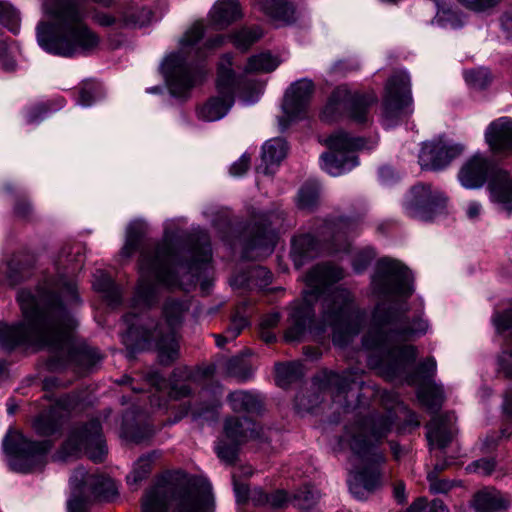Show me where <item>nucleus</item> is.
<instances>
[{"mask_svg": "<svg viewBox=\"0 0 512 512\" xmlns=\"http://www.w3.org/2000/svg\"><path fill=\"white\" fill-rule=\"evenodd\" d=\"M17 300L23 321L15 325L0 322V346L62 348L77 326L71 313V307L80 302L76 290H19Z\"/></svg>", "mask_w": 512, "mask_h": 512, "instance_id": "f257e3e1", "label": "nucleus"}, {"mask_svg": "<svg viewBox=\"0 0 512 512\" xmlns=\"http://www.w3.org/2000/svg\"><path fill=\"white\" fill-rule=\"evenodd\" d=\"M44 12L50 23L37 27V41L49 53L73 57L95 50L99 36L85 23V12L79 0H46Z\"/></svg>", "mask_w": 512, "mask_h": 512, "instance_id": "f03ea898", "label": "nucleus"}, {"mask_svg": "<svg viewBox=\"0 0 512 512\" xmlns=\"http://www.w3.org/2000/svg\"><path fill=\"white\" fill-rule=\"evenodd\" d=\"M393 424L391 412L371 413L345 427L340 444L354 453L355 464H363L348 480L350 492L358 499L365 498L367 493L381 484L377 465L384 461V457L377 452L376 445L388 435Z\"/></svg>", "mask_w": 512, "mask_h": 512, "instance_id": "7ed1b4c3", "label": "nucleus"}, {"mask_svg": "<svg viewBox=\"0 0 512 512\" xmlns=\"http://www.w3.org/2000/svg\"><path fill=\"white\" fill-rule=\"evenodd\" d=\"M339 292L340 290H306L303 300L294 303L291 307L290 324L285 332V340L295 342L302 339L313 322L312 303L321 302L323 320L334 328V342H336L337 330L350 319L352 313V304Z\"/></svg>", "mask_w": 512, "mask_h": 512, "instance_id": "20e7f679", "label": "nucleus"}, {"mask_svg": "<svg viewBox=\"0 0 512 512\" xmlns=\"http://www.w3.org/2000/svg\"><path fill=\"white\" fill-rule=\"evenodd\" d=\"M213 512L211 485L202 478L155 486L142 503L143 512Z\"/></svg>", "mask_w": 512, "mask_h": 512, "instance_id": "39448f33", "label": "nucleus"}, {"mask_svg": "<svg viewBox=\"0 0 512 512\" xmlns=\"http://www.w3.org/2000/svg\"><path fill=\"white\" fill-rule=\"evenodd\" d=\"M187 309V305L183 302L175 300L166 302L163 311L165 318L163 324L154 327L151 323L149 327L143 328L141 333L138 329L130 327L123 338V343L131 352L144 350L154 345L159 362L162 365H170L179 357L176 330L180 327Z\"/></svg>", "mask_w": 512, "mask_h": 512, "instance_id": "423d86ee", "label": "nucleus"}, {"mask_svg": "<svg viewBox=\"0 0 512 512\" xmlns=\"http://www.w3.org/2000/svg\"><path fill=\"white\" fill-rule=\"evenodd\" d=\"M203 35V23L195 22L179 40V50L166 56L162 62V73L171 94L176 97L185 96L204 77L203 71L193 64L194 60L205 56L197 46Z\"/></svg>", "mask_w": 512, "mask_h": 512, "instance_id": "0eeeda50", "label": "nucleus"}, {"mask_svg": "<svg viewBox=\"0 0 512 512\" xmlns=\"http://www.w3.org/2000/svg\"><path fill=\"white\" fill-rule=\"evenodd\" d=\"M384 301L379 303L373 313V320L377 326L384 329L390 325L386 338L407 340L423 335L427 329V323L422 319H416L409 323L403 316L408 310L406 300L411 290H384Z\"/></svg>", "mask_w": 512, "mask_h": 512, "instance_id": "6e6552de", "label": "nucleus"}, {"mask_svg": "<svg viewBox=\"0 0 512 512\" xmlns=\"http://www.w3.org/2000/svg\"><path fill=\"white\" fill-rule=\"evenodd\" d=\"M51 447L49 440L32 441L19 431H9L3 439L8 465L19 473L41 471L47 463V454Z\"/></svg>", "mask_w": 512, "mask_h": 512, "instance_id": "1a4fd4ad", "label": "nucleus"}, {"mask_svg": "<svg viewBox=\"0 0 512 512\" xmlns=\"http://www.w3.org/2000/svg\"><path fill=\"white\" fill-rule=\"evenodd\" d=\"M181 250L167 239L153 249H143L139 260L138 288H153L156 284H171L172 269L179 263Z\"/></svg>", "mask_w": 512, "mask_h": 512, "instance_id": "9d476101", "label": "nucleus"}, {"mask_svg": "<svg viewBox=\"0 0 512 512\" xmlns=\"http://www.w3.org/2000/svg\"><path fill=\"white\" fill-rule=\"evenodd\" d=\"M377 103V96L373 92H352L347 86H338L333 90L321 113L322 120L335 121L342 112L357 124H366L370 121V109Z\"/></svg>", "mask_w": 512, "mask_h": 512, "instance_id": "9b49d317", "label": "nucleus"}, {"mask_svg": "<svg viewBox=\"0 0 512 512\" xmlns=\"http://www.w3.org/2000/svg\"><path fill=\"white\" fill-rule=\"evenodd\" d=\"M72 496L68 501L69 512H86V503L92 498L111 500L117 495L115 482L102 474H90L83 467L77 468L71 478Z\"/></svg>", "mask_w": 512, "mask_h": 512, "instance_id": "f8f14e48", "label": "nucleus"}, {"mask_svg": "<svg viewBox=\"0 0 512 512\" xmlns=\"http://www.w3.org/2000/svg\"><path fill=\"white\" fill-rule=\"evenodd\" d=\"M101 431L98 420H91L86 425L75 428L54 455V460L66 462L79 457L84 451L93 462H102L107 454V447Z\"/></svg>", "mask_w": 512, "mask_h": 512, "instance_id": "ddd939ff", "label": "nucleus"}, {"mask_svg": "<svg viewBox=\"0 0 512 512\" xmlns=\"http://www.w3.org/2000/svg\"><path fill=\"white\" fill-rule=\"evenodd\" d=\"M229 54L224 55L218 66L216 87L219 95L210 97L196 109L198 119L214 122L225 117L234 104L235 75Z\"/></svg>", "mask_w": 512, "mask_h": 512, "instance_id": "4468645a", "label": "nucleus"}, {"mask_svg": "<svg viewBox=\"0 0 512 512\" xmlns=\"http://www.w3.org/2000/svg\"><path fill=\"white\" fill-rule=\"evenodd\" d=\"M324 143L331 152L321 155L320 165L330 175L339 176L358 164L353 151L363 147L362 139L350 137L349 134L339 131L332 134Z\"/></svg>", "mask_w": 512, "mask_h": 512, "instance_id": "2eb2a0df", "label": "nucleus"}, {"mask_svg": "<svg viewBox=\"0 0 512 512\" xmlns=\"http://www.w3.org/2000/svg\"><path fill=\"white\" fill-rule=\"evenodd\" d=\"M412 105L410 77L404 71L397 72L389 78L385 86L382 111L384 123L390 126L403 115L411 114Z\"/></svg>", "mask_w": 512, "mask_h": 512, "instance_id": "dca6fc26", "label": "nucleus"}, {"mask_svg": "<svg viewBox=\"0 0 512 512\" xmlns=\"http://www.w3.org/2000/svg\"><path fill=\"white\" fill-rule=\"evenodd\" d=\"M446 201V197L438 189H433L431 185L418 184L412 187L405 202V210L411 218L429 221L444 212Z\"/></svg>", "mask_w": 512, "mask_h": 512, "instance_id": "f3484780", "label": "nucleus"}, {"mask_svg": "<svg viewBox=\"0 0 512 512\" xmlns=\"http://www.w3.org/2000/svg\"><path fill=\"white\" fill-rule=\"evenodd\" d=\"M85 256L79 245L63 248L54 263L55 275L47 281L50 288H75L76 277L82 269Z\"/></svg>", "mask_w": 512, "mask_h": 512, "instance_id": "a211bd4d", "label": "nucleus"}, {"mask_svg": "<svg viewBox=\"0 0 512 512\" xmlns=\"http://www.w3.org/2000/svg\"><path fill=\"white\" fill-rule=\"evenodd\" d=\"M373 279L384 288H412L414 285L412 271L401 261L387 257L378 260Z\"/></svg>", "mask_w": 512, "mask_h": 512, "instance_id": "6ab92c4d", "label": "nucleus"}, {"mask_svg": "<svg viewBox=\"0 0 512 512\" xmlns=\"http://www.w3.org/2000/svg\"><path fill=\"white\" fill-rule=\"evenodd\" d=\"M463 149L462 145H448L442 140L424 142L419 153V164L424 169H442L458 157Z\"/></svg>", "mask_w": 512, "mask_h": 512, "instance_id": "aec40b11", "label": "nucleus"}, {"mask_svg": "<svg viewBox=\"0 0 512 512\" xmlns=\"http://www.w3.org/2000/svg\"><path fill=\"white\" fill-rule=\"evenodd\" d=\"M416 356L417 351L414 346L394 347L381 361L379 371L384 378L394 380L404 374L406 367L414 362Z\"/></svg>", "mask_w": 512, "mask_h": 512, "instance_id": "412c9836", "label": "nucleus"}, {"mask_svg": "<svg viewBox=\"0 0 512 512\" xmlns=\"http://www.w3.org/2000/svg\"><path fill=\"white\" fill-rule=\"evenodd\" d=\"M283 222L282 212L264 214L260 220L257 235L252 240L251 248L260 249L266 254L271 253L277 240V231L282 227Z\"/></svg>", "mask_w": 512, "mask_h": 512, "instance_id": "4be33fe9", "label": "nucleus"}, {"mask_svg": "<svg viewBox=\"0 0 512 512\" xmlns=\"http://www.w3.org/2000/svg\"><path fill=\"white\" fill-rule=\"evenodd\" d=\"M313 89L312 81L307 79L299 80L291 85L283 103L284 112L290 120L300 118L305 112Z\"/></svg>", "mask_w": 512, "mask_h": 512, "instance_id": "5701e85b", "label": "nucleus"}, {"mask_svg": "<svg viewBox=\"0 0 512 512\" xmlns=\"http://www.w3.org/2000/svg\"><path fill=\"white\" fill-rule=\"evenodd\" d=\"M490 200L507 214H512V175L503 169L491 173L488 182Z\"/></svg>", "mask_w": 512, "mask_h": 512, "instance_id": "b1692460", "label": "nucleus"}, {"mask_svg": "<svg viewBox=\"0 0 512 512\" xmlns=\"http://www.w3.org/2000/svg\"><path fill=\"white\" fill-rule=\"evenodd\" d=\"M485 141L494 153L512 151V119L500 117L492 121L486 128Z\"/></svg>", "mask_w": 512, "mask_h": 512, "instance_id": "393cba45", "label": "nucleus"}, {"mask_svg": "<svg viewBox=\"0 0 512 512\" xmlns=\"http://www.w3.org/2000/svg\"><path fill=\"white\" fill-rule=\"evenodd\" d=\"M488 170L487 158L477 153L462 165L458 173V179L465 188L478 189L486 182Z\"/></svg>", "mask_w": 512, "mask_h": 512, "instance_id": "a878e982", "label": "nucleus"}, {"mask_svg": "<svg viewBox=\"0 0 512 512\" xmlns=\"http://www.w3.org/2000/svg\"><path fill=\"white\" fill-rule=\"evenodd\" d=\"M345 271L332 263L314 266L307 274L305 282L309 288H328L343 280Z\"/></svg>", "mask_w": 512, "mask_h": 512, "instance_id": "bb28decb", "label": "nucleus"}, {"mask_svg": "<svg viewBox=\"0 0 512 512\" xmlns=\"http://www.w3.org/2000/svg\"><path fill=\"white\" fill-rule=\"evenodd\" d=\"M360 379V374L353 371H346L341 375L335 372H330L327 375V382L329 386L336 390L334 402L338 403L344 408H348L350 406V401L347 399L348 394L353 390L355 386L361 388L363 382L360 381Z\"/></svg>", "mask_w": 512, "mask_h": 512, "instance_id": "cd10ccee", "label": "nucleus"}, {"mask_svg": "<svg viewBox=\"0 0 512 512\" xmlns=\"http://www.w3.org/2000/svg\"><path fill=\"white\" fill-rule=\"evenodd\" d=\"M455 416L452 413L437 415L427 424V438L432 446L445 448L452 439V426Z\"/></svg>", "mask_w": 512, "mask_h": 512, "instance_id": "c85d7f7f", "label": "nucleus"}, {"mask_svg": "<svg viewBox=\"0 0 512 512\" xmlns=\"http://www.w3.org/2000/svg\"><path fill=\"white\" fill-rule=\"evenodd\" d=\"M224 434L234 444H243L257 436L256 424L247 417H228L224 422Z\"/></svg>", "mask_w": 512, "mask_h": 512, "instance_id": "c756f323", "label": "nucleus"}, {"mask_svg": "<svg viewBox=\"0 0 512 512\" xmlns=\"http://www.w3.org/2000/svg\"><path fill=\"white\" fill-rule=\"evenodd\" d=\"M60 408L64 410L73 408V403L70 401L69 397L59 399L49 411L43 412L37 417L33 424L37 434L49 436L57 431L62 417L58 412Z\"/></svg>", "mask_w": 512, "mask_h": 512, "instance_id": "7c9ffc66", "label": "nucleus"}, {"mask_svg": "<svg viewBox=\"0 0 512 512\" xmlns=\"http://www.w3.org/2000/svg\"><path fill=\"white\" fill-rule=\"evenodd\" d=\"M262 12L279 25L291 24L295 21V8L284 0H253Z\"/></svg>", "mask_w": 512, "mask_h": 512, "instance_id": "2f4dec72", "label": "nucleus"}, {"mask_svg": "<svg viewBox=\"0 0 512 512\" xmlns=\"http://www.w3.org/2000/svg\"><path fill=\"white\" fill-rule=\"evenodd\" d=\"M119 28H136L148 25L152 21V11L133 3L123 5L118 11Z\"/></svg>", "mask_w": 512, "mask_h": 512, "instance_id": "473e14b6", "label": "nucleus"}, {"mask_svg": "<svg viewBox=\"0 0 512 512\" xmlns=\"http://www.w3.org/2000/svg\"><path fill=\"white\" fill-rule=\"evenodd\" d=\"M319 251V242L309 234L297 236L292 241L291 257L297 268L316 257Z\"/></svg>", "mask_w": 512, "mask_h": 512, "instance_id": "72a5a7b5", "label": "nucleus"}, {"mask_svg": "<svg viewBox=\"0 0 512 512\" xmlns=\"http://www.w3.org/2000/svg\"><path fill=\"white\" fill-rule=\"evenodd\" d=\"M288 151L287 143L282 138H273L265 142L262 147V163L264 174L274 172V167L286 157Z\"/></svg>", "mask_w": 512, "mask_h": 512, "instance_id": "f704fd0d", "label": "nucleus"}, {"mask_svg": "<svg viewBox=\"0 0 512 512\" xmlns=\"http://www.w3.org/2000/svg\"><path fill=\"white\" fill-rule=\"evenodd\" d=\"M210 16L215 25L224 27L239 19L242 13L236 0H219L213 6Z\"/></svg>", "mask_w": 512, "mask_h": 512, "instance_id": "c9c22d12", "label": "nucleus"}, {"mask_svg": "<svg viewBox=\"0 0 512 512\" xmlns=\"http://www.w3.org/2000/svg\"><path fill=\"white\" fill-rule=\"evenodd\" d=\"M357 228V223L348 218H340L336 221L327 222L325 224V232L323 234H330L331 240L334 243L343 242V248H334L332 252L344 251L348 247L347 235L353 233Z\"/></svg>", "mask_w": 512, "mask_h": 512, "instance_id": "e433bc0d", "label": "nucleus"}, {"mask_svg": "<svg viewBox=\"0 0 512 512\" xmlns=\"http://www.w3.org/2000/svg\"><path fill=\"white\" fill-rule=\"evenodd\" d=\"M473 506L477 512H496L506 508L507 502L499 492L484 490L475 495Z\"/></svg>", "mask_w": 512, "mask_h": 512, "instance_id": "4c0bfd02", "label": "nucleus"}, {"mask_svg": "<svg viewBox=\"0 0 512 512\" xmlns=\"http://www.w3.org/2000/svg\"><path fill=\"white\" fill-rule=\"evenodd\" d=\"M250 497L256 505H267L272 509L285 508L292 502V498L284 490H276L267 494L261 489H254Z\"/></svg>", "mask_w": 512, "mask_h": 512, "instance_id": "58836bf2", "label": "nucleus"}, {"mask_svg": "<svg viewBox=\"0 0 512 512\" xmlns=\"http://www.w3.org/2000/svg\"><path fill=\"white\" fill-rule=\"evenodd\" d=\"M417 395L420 402L432 411L438 410L444 399L442 387L434 382L421 384L418 387Z\"/></svg>", "mask_w": 512, "mask_h": 512, "instance_id": "ea45409f", "label": "nucleus"}, {"mask_svg": "<svg viewBox=\"0 0 512 512\" xmlns=\"http://www.w3.org/2000/svg\"><path fill=\"white\" fill-rule=\"evenodd\" d=\"M228 402L235 412H256L261 408L259 399L246 391H234L228 395Z\"/></svg>", "mask_w": 512, "mask_h": 512, "instance_id": "a19ab883", "label": "nucleus"}, {"mask_svg": "<svg viewBox=\"0 0 512 512\" xmlns=\"http://www.w3.org/2000/svg\"><path fill=\"white\" fill-rule=\"evenodd\" d=\"M280 64V60L269 52L253 55L248 59L244 71L246 73H269Z\"/></svg>", "mask_w": 512, "mask_h": 512, "instance_id": "79ce46f5", "label": "nucleus"}, {"mask_svg": "<svg viewBox=\"0 0 512 512\" xmlns=\"http://www.w3.org/2000/svg\"><path fill=\"white\" fill-rule=\"evenodd\" d=\"M278 385L285 386L303 376V366L299 362L280 363L275 366Z\"/></svg>", "mask_w": 512, "mask_h": 512, "instance_id": "37998d69", "label": "nucleus"}, {"mask_svg": "<svg viewBox=\"0 0 512 512\" xmlns=\"http://www.w3.org/2000/svg\"><path fill=\"white\" fill-rule=\"evenodd\" d=\"M157 457H159V453L156 451L140 457L135 463L132 472L127 476V483L129 485H137L145 479L150 473L153 460Z\"/></svg>", "mask_w": 512, "mask_h": 512, "instance_id": "c03bdc74", "label": "nucleus"}, {"mask_svg": "<svg viewBox=\"0 0 512 512\" xmlns=\"http://www.w3.org/2000/svg\"><path fill=\"white\" fill-rule=\"evenodd\" d=\"M436 361L433 358H428L426 361L422 362L416 373L410 374L406 376V381L409 384H421L432 382L431 379L436 374Z\"/></svg>", "mask_w": 512, "mask_h": 512, "instance_id": "a18cd8bd", "label": "nucleus"}, {"mask_svg": "<svg viewBox=\"0 0 512 512\" xmlns=\"http://www.w3.org/2000/svg\"><path fill=\"white\" fill-rule=\"evenodd\" d=\"M318 198V184L316 182H309L303 185L299 190L297 205L300 209L310 210L317 204Z\"/></svg>", "mask_w": 512, "mask_h": 512, "instance_id": "49530a36", "label": "nucleus"}, {"mask_svg": "<svg viewBox=\"0 0 512 512\" xmlns=\"http://www.w3.org/2000/svg\"><path fill=\"white\" fill-rule=\"evenodd\" d=\"M263 35L261 28H243L233 35V44L240 50H247L253 43L258 41Z\"/></svg>", "mask_w": 512, "mask_h": 512, "instance_id": "de8ad7c7", "label": "nucleus"}, {"mask_svg": "<svg viewBox=\"0 0 512 512\" xmlns=\"http://www.w3.org/2000/svg\"><path fill=\"white\" fill-rule=\"evenodd\" d=\"M319 498L320 494L315 487L305 485L294 493L292 503L299 509H308L316 504Z\"/></svg>", "mask_w": 512, "mask_h": 512, "instance_id": "09e8293b", "label": "nucleus"}, {"mask_svg": "<svg viewBox=\"0 0 512 512\" xmlns=\"http://www.w3.org/2000/svg\"><path fill=\"white\" fill-rule=\"evenodd\" d=\"M226 372L228 375L241 381L247 380L252 375L251 367L241 357L231 358L226 362Z\"/></svg>", "mask_w": 512, "mask_h": 512, "instance_id": "8fccbe9b", "label": "nucleus"}, {"mask_svg": "<svg viewBox=\"0 0 512 512\" xmlns=\"http://www.w3.org/2000/svg\"><path fill=\"white\" fill-rule=\"evenodd\" d=\"M272 283V273L265 267L258 266L250 271L247 286L263 288Z\"/></svg>", "mask_w": 512, "mask_h": 512, "instance_id": "3c124183", "label": "nucleus"}, {"mask_svg": "<svg viewBox=\"0 0 512 512\" xmlns=\"http://www.w3.org/2000/svg\"><path fill=\"white\" fill-rule=\"evenodd\" d=\"M464 75L466 82L477 88H484L490 82V74L484 68L466 71Z\"/></svg>", "mask_w": 512, "mask_h": 512, "instance_id": "603ef678", "label": "nucleus"}, {"mask_svg": "<svg viewBox=\"0 0 512 512\" xmlns=\"http://www.w3.org/2000/svg\"><path fill=\"white\" fill-rule=\"evenodd\" d=\"M212 252L207 237L202 236L199 246L194 247L191 251V258L194 264L208 263L211 260Z\"/></svg>", "mask_w": 512, "mask_h": 512, "instance_id": "864d4df0", "label": "nucleus"}, {"mask_svg": "<svg viewBox=\"0 0 512 512\" xmlns=\"http://www.w3.org/2000/svg\"><path fill=\"white\" fill-rule=\"evenodd\" d=\"M375 257V252L372 248H364L357 251L352 260V266L356 272H362L368 267Z\"/></svg>", "mask_w": 512, "mask_h": 512, "instance_id": "5fc2aeb1", "label": "nucleus"}, {"mask_svg": "<svg viewBox=\"0 0 512 512\" xmlns=\"http://www.w3.org/2000/svg\"><path fill=\"white\" fill-rule=\"evenodd\" d=\"M239 444L231 442L227 444L224 440H220L216 446V452L218 457L228 463L232 464L237 458Z\"/></svg>", "mask_w": 512, "mask_h": 512, "instance_id": "6e6d98bb", "label": "nucleus"}, {"mask_svg": "<svg viewBox=\"0 0 512 512\" xmlns=\"http://www.w3.org/2000/svg\"><path fill=\"white\" fill-rule=\"evenodd\" d=\"M123 434L128 440L140 444L153 437L155 430L150 425L146 424L142 427L135 428L131 432L124 430Z\"/></svg>", "mask_w": 512, "mask_h": 512, "instance_id": "4d7b16f0", "label": "nucleus"}, {"mask_svg": "<svg viewBox=\"0 0 512 512\" xmlns=\"http://www.w3.org/2000/svg\"><path fill=\"white\" fill-rule=\"evenodd\" d=\"M141 242V234L130 227L127 231L126 241L121 250L122 257L129 258L138 249Z\"/></svg>", "mask_w": 512, "mask_h": 512, "instance_id": "13d9d810", "label": "nucleus"}, {"mask_svg": "<svg viewBox=\"0 0 512 512\" xmlns=\"http://www.w3.org/2000/svg\"><path fill=\"white\" fill-rule=\"evenodd\" d=\"M430 491L432 493H447L455 483L447 479H439L435 472H429L427 475Z\"/></svg>", "mask_w": 512, "mask_h": 512, "instance_id": "bf43d9fd", "label": "nucleus"}, {"mask_svg": "<svg viewBox=\"0 0 512 512\" xmlns=\"http://www.w3.org/2000/svg\"><path fill=\"white\" fill-rule=\"evenodd\" d=\"M155 292H156V290H145V289L136 290L132 305L134 307L150 306L155 298Z\"/></svg>", "mask_w": 512, "mask_h": 512, "instance_id": "052dcab7", "label": "nucleus"}, {"mask_svg": "<svg viewBox=\"0 0 512 512\" xmlns=\"http://www.w3.org/2000/svg\"><path fill=\"white\" fill-rule=\"evenodd\" d=\"M467 8L482 12L497 6L500 0H459Z\"/></svg>", "mask_w": 512, "mask_h": 512, "instance_id": "680f3d73", "label": "nucleus"}, {"mask_svg": "<svg viewBox=\"0 0 512 512\" xmlns=\"http://www.w3.org/2000/svg\"><path fill=\"white\" fill-rule=\"evenodd\" d=\"M495 468V462L492 459H480L474 461L467 466L470 471L477 472L482 475H489Z\"/></svg>", "mask_w": 512, "mask_h": 512, "instance_id": "e2e57ef3", "label": "nucleus"}, {"mask_svg": "<svg viewBox=\"0 0 512 512\" xmlns=\"http://www.w3.org/2000/svg\"><path fill=\"white\" fill-rule=\"evenodd\" d=\"M247 325L248 320L245 316L235 315L226 330V334L229 335L230 339H235Z\"/></svg>", "mask_w": 512, "mask_h": 512, "instance_id": "0e129e2a", "label": "nucleus"}, {"mask_svg": "<svg viewBox=\"0 0 512 512\" xmlns=\"http://www.w3.org/2000/svg\"><path fill=\"white\" fill-rule=\"evenodd\" d=\"M493 321L498 331L512 328V307L505 310L503 313H497Z\"/></svg>", "mask_w": 512, "mask_h": 512, "instance_id": "69168bd1", "label": "nucleus"}, {"mask_svg": "<svg viewBox=\"0 0 512 512\" xmlns=\"http://www.w3.org/2000/svg\"><path fill=\"white\" fill-rule=\"evenodd\" d=\"M251 158L250 155L244 153L237 161H235L230 167V174L233 176H242L246 173L250 166Z\"/></svg>", "mask_w": 512, "mask_h": 512, "instance_id": "338daca9", "label": "nucleus"}, {"mask_svg": "<svg viewBox=\"0 0 512 512\" xmlns=\"http://www.w3.org/2000/svg\"><path fill=\"white\" fill-rule=\"evenodd\" d=\"M93 278V288H113V280L107 272L97 270Z\"/></svg>", "mask_w": 512, "mask_h": 512, "instance_id": "774afa93", "label": "nucleus"}]
</instances>
